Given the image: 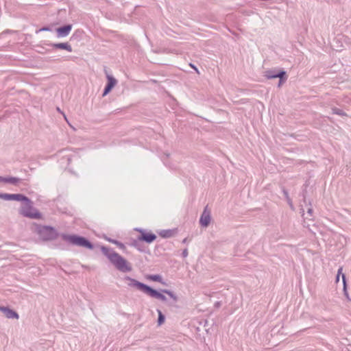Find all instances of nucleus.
<instances>
[{
	"label": "nucleus",
	"instance_id": "nucleus-13",
	"mask_svg": "<svg viewBox=\"0 0 351 351\" xmlns=\"http://www.w3.org/2000/svg\"><path fill=\"white\" fill-rule=\"evenodd\" d=\"M12 200L29 202V199L21 194H12Z\"/></svg>",
	"mask_w": 351,
	"mask_h": 351
},
{
	"label": "nucleus",
	"instance_id": "nucleus-28",
	"mask_svg": "<svg viewBox=\"0 0 351 351\" xmlns=\"http://www.w3.org/2000/svg\"><path fill=\"white\" fill-rule=\"evenodd\" d=\"M311 211H312V210H311V209H310V210H308L309 213H311Z\"/></svg>",
	"mask_w": 351,
	"mask_h": 351
},
{
	"label": "nucleus",
	"instance_id": "nucleus-25",
	"mask_svg": "<svg viewBox=\"0 0 351 351\" xmlns=\"http://www.w3.org/2000/svg\"><path fill=\"white\" fill-rule=\"evenodd\" d=\"M189 65H190V66H191V67H192L193 69H195V71L197 73H199V70H198V69H197V68H196L193 64H190Z\"/></svg>",
	"mask_w": 351,
	"mask_h": 351
},
{
	"label": "nucleus",
	"instance_id": "nucleus-27",
	"mask_svg": "<svg viewBox=\"0 0 351 351\" xmlns=\"http://www.w3.org/2000/svg\"><path fill=\"white\" fill-rule=\"evenodd\" d=\"M184 256H186V255H187V252H186V251H184Z\"/></svg>",
	"mask_w": 351,
	"mask_h": 351
},
{
	"label": "nucleus",
	"instance_id": "nucleus-8",
	"mask_svg": "<svg viewBox=\"0 0 351 351\" xmlns=\"http://www.w3.org/2000/svg\"><path fill=\"white\" fill-rule=\"evenodd\" d=\"M107 79H108V84H107V85L105 88L104 92L103 93L104 96L106 95L117 84V80L111 75H108Z\"/></svg>",
	"mask_w": 351,
	"mask_h": 351
},
{
	"label": "nucleus",
	"instance_id": "nucleus-9",
	"mask_svg": "<svg viewBox=\"0 0 351 351\" xmlns=\"http://www.w3.org/2000/svg\"><path fill=\"white\" fill-rule=\"evenodd\" d=\"M145 293L152 298L160 299L162 301L166 300V297L165 295H163L162 293H159L158 291L153 289L152 288H151L149 287H148Z\"/></svg>",
	"mask_w": 351,
	"mask_h": 351
},
{
	"label": "nucleus",
	"instance_id": "nucleus-20",
	"mask_svg": "<svg viewBox=\"0 0 351 351\" xmlns=\"http://www.w3.org/2000/svg\"><path fill=\"white\" fill-rule=\"evenodd\" d=\"M0 197L6 200H12V194H2Z\"/></svg>",
	"mask_w": 351,
	"mask_h": 351
},
{
	"label": "nucleus",
	"instance_id": "nucleus-19",
	"mask_svg": "<svg viewBox=\"0 0 351 351\" xmlns=\"http://www.w3.org/2000/svg\"><path fill=\"white\" fill-rule=\"evenodd\" d=\"M162 292L169 295L174 300H177V297L171 291L168 290H163Z\"/></svg>",
	"mask_w": 351,
	"mask_h": 351
},
{
	"label": "nucleus",
	"instance_id": "nucleus-7",
	"mask_svg": "<svg viewBox=\"0 0 351 351\" xmlns=\"http://www.w3.org/2000/svg\"><path fill=\"white\" fill-rule=\"evenodd\" d=\"M210 221V211L208 210L207 207H206L201 217H200L199 222L202 226L206 227L209 224Z\"/></svg>",
	"mask_w": 351,
	"mask_h": 351
},
{
	"label": "nucleus",
	"instance_id": "nucleus-2",
	"mask_svg": "<svg viewBox=\"0 0 351 351\" xmlns=\"http://www.w3.org/2000/svg\"><path fill=\"white\" fill-rule=\"evenodd\" d=\"M62 239L75 245L84 247L88 249H93V245L85 238L77 235H69L64 234L62 236Z\"/></svg>",
	"mask_w": 351,
	"mask_h": 351
},
{
	"label": "nucleus",
	"instance_id": "nucleus-21",
	"mask_svg": "<svg viewBox=\"0 0 351 351\" xmlns=\"http://www.w3.org/2000/svg\"><path fill=\"white\" fill-rule=\"evenodd\" d=\"M333 112L337 114H339V115H341V116H346V114L345 112H343L342 110H339V109H333Z\"/></svg>",
	"mask_w": 351,
	"mask_h": 351
},
{
	"label": "nucleus",
	"instance_id": "nucleus-11",
	"mask_svg": "<svg viewBox=\"0 0 351 351\" xmlns=\"http://www.w3.org/2000/svg\"><path fill=\"white\" fill-rule=\"evenodd\" d=\"M0 311H2L8 318H19V315L8 308L0 306Z\"/></svg>",
	"mask_w": 351,
	"mask_h": 351
},
{
	"label": "nucleus",
	"instance_id": "nucleus-22",
	"mask_svg": "<svg viewBox=\"0 0 351 351\" xmlns=\"http://www.w3.org/2000/svg\"><path fill=\"white\" fill-rule=\"evenodd\" d=\"M285 74V73L284 71H282V72L280 73L279 74L272 75L271 77H280V78H282V76Z\"/></svg>",
	"mask_w": 351,
	"mask_h": 351
},
{
	"label": "nucleus",
	"instance_id": "nucleus-24",
	"mask_svg": "<svg viewBox=\"0 0 351 351\" xmlns=\"http://www.w3.org/2000/svg\"><path fill=\"white\" fill-rule=\"evenodd\" d=\"M41 31H49V28L48 27H43L40 29L36 31V33L41 32Z\"/></svg>",
	"mask_w": 351,
	"mask_h": 351
},
{
	"label": "nucleus",
	"instance_id": "nucleus-14",
	"mask_svg": "<svg viewBox=\"0 0 351 351\" xmlns=\"http://www.w3.org/2000/svg\"><path fill=\"white\" fill-rule=\"evenodd\" d=\"M147 279L152 280V281H156V282H161L162 281V278L159 275H150V276H147Z\"/></svg>",
	"mask_w": 351,
	"mask_h": 351
},
{
	"label": "nucleus",
	"instance_id": "nucleus-12",
	"mask_svg": "<svg viewBox=\"0 0 351 351\" xmlns=\"http://www.w3.org/2000/svg\"><path fill=\"white\" fill-rule=\"evenodd\" d=\"M52 46L56 49H65L69 52L72 51L71 46L66 43L53 44Z\"/></svg>",
	"mask_w": 351,
	"mask_h": 351
},
{
	"label": "nucleus",
	"instance_id": "nucleus-16",
	"mask_svg": "<svg viewBox=\"0 0 351 351\" xmlns=\"http://www.w3.org/2000/svg\"><path fill=\"white\" fill-rule=\"evenodd\" d=\"M0 180H3L7 182L15 184L19 181V179L16 178H5V179H0Z\"/></svg>",
	"mask_w": 351,
	"mask_h": 351
},
{
	"label": "nucleus",
	"instance_id": "nucleus-26",
	"mask_svg": "<svg viewBox=\"0 0 351 351\" xmlns=\"http://www.w3.org/2000/svg\"><path fill=\"white\" fill-rule=\"evenodd\" d=\"M342 278H343V283L345 284L346 283V278H345L344 274H342Z\"/></svg>",
	"mask_w": 351,
	"mask_h": 351
},
{
	"label": "nucleus",
	"instance_id": "nucleus-4",
	"mask_svg": "<svg viewBox=\"0 0 351 351\" xmlns=\"http://www.w3.org/2000/svg\"><path fill=\"white\" fill-rule=\"evenodd\" d=\"M38 232L44 240L53 239L57 237L56 230L53 228L49 226L42 227L39 230Z\"/></svg>",
	"mask_w": 351,
	"mask_h": 351
},
{
	"label": "nucleus",
	"instance_id": "nucleus-23",
	"mask_svg": "<svg viewBox=\"0 0 351 351\" xmlns=\"http://www.w3.org/2000/svg\"><path fill=\"white\" fill-rule=\"evenodd\" d=\"M342 272V268H339V270H338V274H337V282H338L339 280V275Z\"/></svg>",
	"mask_w": 351,
	"mask_h": 351
},
{
	"label": "nucleus",
	"instance_id": "nucleus-18",
	"mask_svg": "<svg viewBox=\"0 0 351 351\" xmlns=\"http://www.w3.org/2000/svg\"><path fill=\"white\" fill-rule=\"evenodd\" d=\"M110 242L114 243L115 245H117L121 249H123V250L125 249V245L123 243H120V242H119L117 241L110 240Z\"/></svg>",
	"mask_w": 351,
	"mask_h": 351
},
{
	"label": "nucleus",
	"instance_id": "nucleus-15",
	"mask_svg": "<svg viewBox=\"0 0 351 351\" xmlns=\"http://www.w3.org/2000/svg\"><path fill=\"white\" fill-rule=\"evenodd\" d=\"M157 311L158 314V326H160L165 322V316L160 310H158Z\"/></svg>",
	"mask_w": 351,
	"mask_h": 351
},
{
	"label": "nucleus",
	"instance_id": "nucleus-6",
	"mask_svg": "<svg viewBox=\"0 0 351 351\" xmlns=\"http://www.w3.org/2000/svg\"><path fill=\"white\" fill-rule=\"evenodd\" d=\"M139 232L141 233V236L138 237L139 241H145L147 243H152L156 240V236L152 232H146L143 230H140Z\"/></svg>",
	"mask_w": 351,
	"mask_h": 351
},
{
	"label": "nucleus",
	"instance_id": "nucleus-10",
	"mask_svg": "<svg viewBox=\"0 0 351 351\" xmlns=\"http://www.w3.org/2000/svg\"><path fill=\"white\" fill-rule=\"evenodd\" d=\"M71 25H67L62 27H59L56 29L58 35L59 37H64L69 35L71 30Z\"/></svg>",
	"mask_w": 351,
	"mask_h": 351
},
{
	"label": "nucleus",
	"instance_id": "nucleus-17",
	"mask_svg": "<svg viewBox=\"0 0 351 351\" xmlns=\"http://www.w3.org/2000/svg\"><path fill=\"white\" fill-rule=\"evenodd\" d=\"M159 234L162 237H169L172 235V233L170 230H164L160 232Z\"/></svg>",
	"mask_w": 351,
	"mask_h": 351
},
{
	"label": "nucleus",
	"instance_id": "nucleus-3",
	"mask_svg": "<svg viewBox=\"0 0 351 351\" xmlns=\"http://www.w3.org/2000/svg\"><path fill=\"white\" fill-rule=\"evenodd\" d=\"M21 214L25 217L32 219H41L42 215L36 208L32 206V202L29 199V202H25L21 209Z\"/></svg>",
	"mask_w": 351,
	"mask_h": 351
},
{
	"label": "nucleus",
	"instance_id": "nucleus-5",
	"mask_svg": "<svg viewBox=\"0 0 351 351\" xmlns=\"http://www.w3.org/2000/svg\"><path fill=\"white\" fill-rule=\"evenodd\" d=\"M124 280L125 281L128 286L135 287L137 289L144 292L145 293L149 287L130 277H125L124 278Z\"/></svg>",
	"mask_w": 351,
	"mask_h": 351
},
{
	"label": "nucleus",
	"instance_id": "nucleus-1",
	"mask_svg": "<svg viewBox=\"0 0 351 351\" xmlns=\"http://www.w3.org/2000/svg\"><path fill=\"white\" fill-rule=\"evenodd\" d=\"M102 250L104 254L108 258L110 261L115 266L117 269L121 271H130L132 270L130 264L121 256L116 252H109L108 250L103 247Z\"/></svg>",
	"mask_w": 351,
	"mask_h": 351
}]
</instances>
